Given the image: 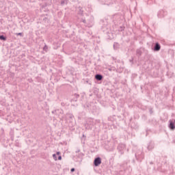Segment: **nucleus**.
<instances>
[{"instance_id":"obj_1","label":"nucleus","mask_w":175,"mask_h":175,"mask_svg":"<svg viewBox=\"0 0 175 175\" xmlns=\"http://www.w3.org/2000/svg\"><path fill=\"white\" fill-rule=\"evenodd\" d=\"M84 125H85V129H91L94 126V120L88 119Z\"/></svg>"},{"instance_id":"obj_2","label":"nucleus","mask_w":175,"mask_h":175,"mask_svg":"<svg viewBox=\"0 0 175 175\" xmlns=\"http://www.w3.org/2000/svg\"><path fill=\"white\" fill-rule=\"evenodd\" d=\"M52 113L54 114H56L57 116H59L60 118V120H64V117L61 116L62 114H64V111L62 109H56L55 111H53Z\"/></svg>"},{"instance_id":"obj_3","label":"nucleus","mask_w":175,"mask_h":175,"mask_svg":"<svg viewBox=\"0 0 175 175\" xmlns=\"http://www.w3.org/2000/svg\"><path fill=\"white\" fill-rule=\"evenodd\" d=\"M83 23L88 24V27H92V25H94V17L93 16H90V19L88 20H83Z\"/></svg>"},{"instance_id":"obj_4","label":"nucleus","mask_w":175,"mask_h":175,"mask_svg":"<svg viewBox=\"0 0 175 175\" xmlns=\"http://www.w3.org/2000/svg\"><path fill=\"white\" fill-rule=\"evenodd\" d=\"M102 163V159L100 157H97L94 161V166H99Z\"/></svg>"},{"instance_id":"obj_5","label":"nucleus","mask_w":175,"mask_h":175,"mask_svg":"<svg viewBox=\"0 0 175 175\" xmlns=\"http://www.w3.org/2000/svg\"><path fill=\"white\" fill-rule=\"evenodd\" d=\"M125 149V144H119L118 147V150L121 152V154H122V151Z\"/></svg>"},{"instance_id":"obj_6","label":"nucleus","mask_w":175,"mask_h":175,"mask_svg":"<svg viewBox=\"0 0 175 175\" xmlns=\"http://www.w3.org/2000/svg\"><path fill=\"white\" fill-rule=\"evenodd\" d=\"M95 79H96V80L100 81V80H102L103 79V76H102V75L97 74L95 75Z\"/></svg>"},{"instance_id":"obj_7","label":"nucleus","mask_w":175,"mask_h":175,"mask_svg":"<svg viewBox=\"0 0 175 175\" xmlns=\"http://www.w3.org/2000/svg\"><path fill=\"white\" fill-rule=\"evenodd\" d=\"M154 51H159L161 50V45L159 43H156L154 47Z\"/></svg>"},{"instance_id":"obj_8","label":"nucleus","mask_w":175,"mask_h":175,"mask_svg":"<svg viewBox=\"0 0 175 175\" xmlns=\"http://www.w3.org/2000/svg\"><path fill=\"white\" fill-rule=\"evenodd\" d=\"M174 122H175V120H174V121L170 120V129H172V130L175 129Z\"/></svg>"},{"instance_id":"obj_9","label":"nucleus","mask_w":175,"mask_h":175,"mask_svg":"<svg viewBox=\"0 0 175 175\" xmlns=\"http://www.w3.org/2000/svg\"><path fill=\"white\" fill-rule=\"evenodd\" d=\"M120 47V44L115 42L113 44V49L114 50H118V48Z\"/></svg>"},{"instance_id":"obj_10","label":"nucleus","mask_w":175,"mask_h":175,"mask_svg":"<svg viewBox=\"0 0 175 175\" xmlns=\"http://www.w3.org/2000/svg\"><path fill=\"white\" fill-rule=\"evenodd\" d=\"M66 118H70V122H72L73 121V115L68 114L67 115Z\"/></svg>"},{"instance_id":"obj_11","label":"nucleus","mask_w":175,"mask_h":175,"mask_svg":"<svg viewBox=\"0 0 175 175\" xmlns=\"http://www.w3.org/2000/svg\"><path fill=\"white\" fill-rule=\"evenodd\" d=\"M0 40H6V37L5 36H0Z\"/></svg>"},{"instance_id":"obj_12","label":"nucleus","mask_w":175,"mask_h":175,"mask_svg":"<svg viewBox=\"0 0 175 175\" xmlns=\"http://www.w3.org/2000/svg\"><path fill=\"white\" fill-rule=\"evenodd\" d=\"M108 70H109V72H111V70H116V68L111 67V68H108Z\"/></svg>"},{"instance_id":"obj_13","label":"nucleus","mask_w":175,"mask_h":175,"mask_svg":"<svg viewBox=\"0 0 175 175\" xmlns=\"http://www.w3.org/2000/svg\"><path fill=\"white\" fill-rule=\"evenodd\" d=\"M124 27L123 26H120V29H118V31H124Z\"/></svg>"},{"instance_id":"obj_14","label":"nucleus","mask_w":175,"mask_h":175,"mask_svg":"<svg viewBox=\"0 0 175 175\" xmlns=\"http://www.w3.org/2000/svg\"><path fill=\"white\" fill-rule=\"evenodd\" d=\"M53 159H55V161H57V154H53Z\"/></svg>"},{"instance_id":"obj_15","label":"nucleus","mask_w":175,"mask_h":175,"mask_svg":"<svg viewBox=\"0 0 175 175\" xmlns=\"http://www.w3.org/2000/svg\"><path fill=\"white\" fill-rule=\"evenodd\" d=\"M113 18H120V15H114Z\"/></svg>"},{"instance_id":"obj_16","label":"nucleus","mask_w":175,"mask_h":175,"mask_svg":"<svg viewBox=\"0 0 175 175\" xmlns=\"http://www.w3.org/2000/svg\"><path fill=\"white\" fill-rule=\"evenodd\" d=\"M66 0L62 1L61 5H65Z\"/></svg>"},{"instance_id":"obj_17","label":"nucleus","mask_w":175,"mask_h":175,"mask_svg":"<svg viewBox=\"0 0 175 175\" xmlns=\"http://www.w3.org/2000/svg\"><path fill=\"white\" fill-rule=\"evenodd\" d=\"M58 159H59V161H61V159H62V157L59 156V157H58Z\"/></svg>"},{"instance_id":"obj_18","label":"nucleus","mask_w":175,"mask_h":175,"mask_svg":"<svg viewBox=\"0 0 175 175\" xmlns=\"http://www.w3.org/2000/svg\"><path fill=\"white\" fill-rule=\"evenodd\" d=\"M75 98L77 99V98H79V94H75Z\"/></svg>"},{"instance_id":"obj_19","label":"nucleus","mask_w":175,"mask_h":175,"mask_svg":"<svg viewBox=\"0 0 175 175\" xmlns=\"http://www.w3.org/2000/svg\"><path fill=\"white\" fill-rule=\"evenodd\" d=\"M70 171L72 173H73V172H75V168H72Z\"/></svg>"},{"instance_id":"obj_20","label":"nucleus","mask_w":175,"mask_h":175,"mask_svg":"<svg viewBox=\"0 0 175 175\" xmlns=\"http://www.w3.org/2000/svg\"><path fill=\"white\" fill-rule=\"evenodd\" d=\"M122 23H124V20L120 21L119 24H122Z\"/></svg>"},{"instance_id":"obj_21","label":"nucleus","mask_w":175,"mask_h":175,"mask_svg":"<svg viewBox=\"0 0 175 175\" xmlns=\"http://www.w3.org/2000/svg\"><path fill=\"white\" fill-rule=\"evenodd\" d=\"M57 155H59L60 152H57Z\"/></svg>"},{"instance_id":"obj_22","label":"nucleus","mask_w":175,"mask_h":175,"mask_svg":"<svg viewBox=\"0 0 175 175\" xmlns=\"http://www.w3.org/2000/svg\"><path fill=\"white\" fill-rule=\"evenodd\" d=\"M46 48H47V46H44V50H46Z\"/></svg>"},{"instance_id":"obj_23","label":"nucleus","mask_w":175,"mask_h":175,"mask_svg":"<svg viewBox=\"0 0 175 175\" xmlns=\"http://www.w3.org/2000/svg\"><path fill=\"white\" fill-rule=\"evenodd\" d=\"M73 100H75L76 102V100H77V99H74Z\"/></svg>"},{"instance_id":"obj_24","label":"nucleus","mask_w":175,"mask_h":175,"mask_svg":"<svg viewBox=\"0 0 175 175\" xmlns=\"http://www.w3.org/2000/svg\"><path fill=\"white\" fill-rule=\"evenodd\" d=\"M66 122H68V120L67 119H66Z\"/></svg>"},{"instance_id":"obj_25","label":"nucleus","mask_w":175,"mask_h":175,"mask_svg":"<svg viewBox=\"0 0 175 175\" xmlns=\"http://www.w3.org/2000/svg\"><path fill=\"white\" fill-rule=\"evenodd\" d=\"M18 35H21V33H19Z\"/></svg>"},{"instance_id":"obj_26","label":"nucleus","mask_w":175,"mask_h":175,"mask_svg":"<svg viewBox=\"0 0 175 175\" xmlns=\"http://www.w3.org/2000/svg\"><path fill=\"white\" fill-rule=\"evenodd\" d=\"M88 126H90V124H88Z\"/></svg>"}]
</instances>
